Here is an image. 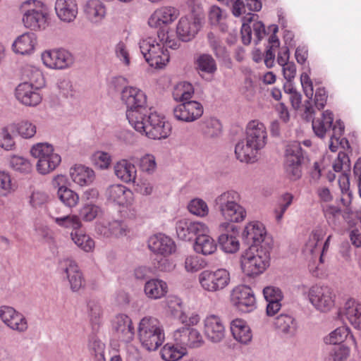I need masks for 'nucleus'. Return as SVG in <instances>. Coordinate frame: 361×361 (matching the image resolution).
<instances>
[{
	"mask_svg": "<svg viewBox=\"0 0 361 361\" xmlns=\"http://www.w3.org/2000/svg\"><path fill=\"white\" fill-rule=\"evenodd\" d=\"M179 16L178 9L173 6H162L156 9L148 19L151 27L159 28L157 36L161 42H164L169 47L175 49L178 47L174 40L169 39L167 25L172 23Z\"/></svg>",
	"mask_w": 361,
	"mask_h": 361,
	"instance_id": "39448f33",
	"label": "nucleus"
},
{
	"mask_svg": "<svg viewBox=\"0 0 361 361\" xmlns=\"http://www.w3.org/2000/svg\"><path fill=\"white\" fill-rule=\"evenodd\" d=\"M209 232L200 233L194 244V250L196 252L208 255L213 254L217 248L215 240L209 235Z\"/></svg>",
	"mask_w": 361,
	"mask_h": 361,
	"instance_id": "58836bf2",
	"label": "nucleus"
},
{
	"mask_svg": "<svg viewBox=\"0 0 361 361\" xmlns=\"http://www.w3.org/2000/svg\"><path fill=\"white\" fill-rule=\"evenodd\" d=\"M149 249L155 254L168 257L176 251V244L169 236L158 233L148 240Z\"/></svg>",
	"mask_w": 361,
	"mask_h": 361,
	"instance_id": "b1692460",
	"label": "nucleus"
},
{
	"mask_svg": "<svg viewBox=\"0 0 361 361\" xmlns=\"http://www.w3.org/2000/svg\"><path fill=\"white\" fill-rule=\"evenodd\" d=\"M142 347L148 351L157 350L165 340L164 331L148 332L138 334Z\"/></svg>",
	"mask_w": 361,
	"mask_h": 361,
	"instance_id": "4c0bfd02",
	"label": "nucleus"
},
{
	"mask_svg": "<svg viewBox=\"0 0 361 361\" xmlns=\"http://www.w3.org/2000/svg\"><path fill=\"white\" fill-rule=\"evenodd\" d=\"M194 92L192 85L188 82L177 84L173 90V97L176 101L187 102L192 97Z\"/></svg>",
	"mask_w": 361,
	"mask_h": 361,
	"instance_id": "3c124183",
	"label": "nucleus"
},
{
	"mask_svg": "<svg viewBox=\"0 0 361 361\" xmlns=\"http://www.w3.org/2000/svg\"><path fill=\"white\" fill-rule=\"evenodd\" d=\"M140 51L148 64L155 68H162L169 61V53L164 42H158L156 39L149 37L139 42Z\"/></svg>",
	"mask_w": 361,
	"mask_h": 361,
	"instance_id": "0eeeda50",
	"label": "nucleus"
},
{
	"mask_svg": "<svg viewBox=\"0 0 361 361\" xmlns=\"http://www.w3.org/2000/svg\"><path fill=\"white\" fill-rule=\"evenodd\" d=\"M207 38L209 46L217 59L224 61L229 59V54L227 49L218 36L210 32L207 34Z\"/></svg>",
	"mask_w": 361,
	"mask_h": 361,
	"instance_id": "79ce46f5",
	"label": "nucleus"
},
{
	"mask_svg": "<svg viewBox=\"0 0 361 361\" xmlns=\"http://www.w3.org/2000/svg\"><path fill=\"white\" fill-rule=\"evenodd\" d=\"M245 138L259 150L263 149L267 141V132L264 123L257 120L250 121L247 125Z\"/></svg>",
	"mask_w": 361,
	"mask_h": 361,
	"instance_id": "a878e982",
	"label": "nucleus"
},
{
	"mask_svg": "<svg viewBox=\"0 0 361 361\" xmlns=\"http://www.w3.org/2000/svg\"><path fill=\"white\" fill-rule=\"evenodd\" d=\"M61 162V157L58 153L49 154L46 159L37 161L36 169L40 174L46 175L55 170Z\"/></svg>",
	"mask_w": 361,
	"mask_h": 361,
	"instance_id": "37998d69",
	"label": "nucleus"
},
{
	"mask_svg": "<svg viewBox=\"0 0 361 361\" xmlns=\"http://www.w3.org/2000/svg\"><path fill=\"white\" fill-rule=\"evenodd\" d=\"M187 351L183 346L166 343L161 350V355L165 361H177L182 358Z\"/></svg>",
	"mask_w": 361,
	"mask_h": 361,
	"instance_id": "c03bdc74",
	"label": "nucleus"
},
{
	"mask_svg": "<svg viewBox=\"0 0 361 361\" xmlns=\"http://www.w3.org/2000/svg\"><path fill=\"white\" fill-rule=\"evenodd\" d=\"M240 202V193L235 190H229L215 197L214 206L224 220L239 224L244 221L247 217V211Z\"/></svg>",
	"mask_w": 361,
	"mask_h": 361,
	"instance_id": "f03ea898",
	"label": "nucleus"
},
{
	"mask_svg": "<svg viewBox=\"0 0 361 361\" xmlns=\"http://www.w3.org/2000/svg\"><path fill=\"white\" fill-rule=\"evenodd\" d=\"M164 331L161 322L156 317L152 316L144 317L139 323L138 334L143 333Z\"/></svg>",
	"mask_w": 361,
	"mask_h": 361,
	"instance_id": "49530a36",
	"label": "nucleus"
},
{
	"mask_svg": "<svg viewBox=\"0 0 361 361\" xmlns=\"http://www.w3.org/2000/svg\"><path fill=\"white\" fill-rule=\"evenodd\" d=\"M200 27L198 18L193 16L181 17L176 25L177 37L183 42H189L195 37Z\"/></svg>",
	"mask_w": 361,
	"mask_h": 361,
	"instance_id": "4be33fe9",
	"label": "nucleus"
},
{
	"mask_svg": "<svg viewBox=\"0 0 361 361\" xmlns=\"http://www.w3.org/2000/svg\"><path fill=\"white\" fill-rule=\"evenodd\" d=\"M57 195L61 202L70 208L75 207L79 202V195L68 188H61L59 189Z\"/></svg>",
	"mask_w": 361,
	"mask_h": 361,
	"instance_id": "4d7b16f0",
	"label": "nucleus"
},
{
	"mask_svg": "<svg viewBox=\"0 0 361 361\" xmlns=\"http://www.w3.org/2000/svg\"><path fill=\"white\" fill-rule=\"evenodd\" d=\"M324 235L325 231L321 228H317L311 233L303 249V254L307 260L315 262L319 259L320 263L323 262L322 254L329 248L331 238V235L328 236L321 250V247L318 245Z\"/></svg>",
	"mask_w": 361,
	"mask_h": 361,
	"instance_id": "9b49d317",
	"label": "nucleus"
},
{
	"mask_svg": "<svg viewBox=\"0 0 361 361\" xmlns=\"http://www.w3.org/2000/svg\"><path fill=\"white\" fill-rule=\"evenodd\" d=\"M231 331L234 339L242 344H247L252 341L251 329L245 320L233 319L231 322Z\"/></svg>",
	"mask_w": 361,
	"mask_h": 361,
	"instance_id": "f704fd0d",
	"label": "nucleus"
},
{
	"mask_svg": "<svg viewBox=\"0 0 361 361\" xmlns=\"http://www.w3.org/2000/svg\"><path fill=\"white\" fill-rule=\"evenodd\" d=\"M94 171L83 165H75L70 169L71 180L80 186L91 184L94 180Z\"/></svg>",
	"mask_w": 361,
	"mask_h": 361,
	"instance_id": "c9c22d12",
	"label": "nucleus"
},
{
	"mask_svg": "<svg viewBox=\"0 0 361 361\" xmlns=\"http://www.w3.org/2000/svg\"><path fill=\"white\" fill-rule=\"evenodd\" d=\"M335 298L334 290L327 286H313L308 291L310 302L321 312H327L334 306Z\"/></svg>",
	"mask_w": 361,
	"mask_h": 361,
	"instance_id": "9d476101",
	"label": "nucleus"
},
{
	"mask_svg": "<svg viewBox=\"0 0 361 361\" xmlns=\"http://www.w3.org/2000/svg\"><path fill=\"white\" fill-rule=\"evenodd\" d=\"M9 164L13 170L23 173H28L32 171V164L28 159L23 157L17 155L11 156Z\"/></svg>",
	"mask_w": 361,
	"mask_h": 361,
	"instance_id": "69168bd1",
	"label": "nucleus"
},
{
	"mask_svg": "<svg viewBox=\"0 0 361 361\" xmlns=\"http://www.w3.org/2000/svg\"><path fill=\"white\" fill-rule=\"evenodd\" d=\"M190 213L198 217H205L208 215L209 209L207 203L201 198H194L188 204Z\"/></svg>",
	"mask_w": 361,
	"mask_h": 361,
	"instance_id": "13d9d810",
	"label": "nucleus"
},
{
	"mask_svg": "<svg viewBox=\"0 0 361 361\" xmlns=\"http://www.w3.org/2000/svg\"><path fill=\"white\" fill-rule=\"evenodd\" d=\"M116 176L126 183H135L137 177V169L134 164L128 159H121L114 166Z\"/></svg>",
	"mask_w": 361,
	"mask_h": 361,
	"instance_id": "473e14b6",
	"label": "nucleus"
},
{
	"mask_svg": "<svg viewBox=\"0 0 361 361\" xmlns=\"http://www.w3.org/2000/svg\"><path fill=\"white\" fill-rule=\"evenodd\" d=\"M60 269L63 277L68 280L73 291H78L84 286L82 274L75 262L70 259H64L61 262Z\"/></svg>",
	"mask_w": 361,
	"mask_h": 361,
	"instance_id": "412c9836",
	"label": "nucleus"
},
{
	"mask_svg": "<svg viewBox=\"0 0 361 361\" xmlns=\"http://www.w3.org/2000/svg\"><path fill=\"white\" fill-rule=\"evenodd\" d=\"M176 230L178 237L183 240H191L200 233L209 232V227L203 222L183 219L177 221Z\"/></svg>",
	"mask_w": 361,
	"mask_h": 361,
	"instance_id": "6ab92c4d",
	"label": "nucleus"
},
{
	"mask_svg": "<svg viewBox=\"0 0 361 361\" xmlns=\"http://www.w3.org/2000/svg\"><path fill=\"white\" fill-rule=\"evenodd\" d=\"M54 9L57 17L65 23L74 21L78 13L75 0H56Z\"/></svg>",
	"mask_w": 361,
	"mask_h": 361,
	"instance_id": "c85d7f7f",
	"label": "nucleus"
},
{
	"mask_svg": "<svg viewBox=\"0 0 361 361\" xmlns=\"http://www.w3.org/2000/svg\"><path fill=\"white\" fill-rule=\"evenodd\" d=\"M38 89L27 82L19 84L16 88V97L23 104L28 106H35L42 101V97Z\"/></svg>",
	"mask_w": 361,
	"mask_h": 361,
	"instance_id": "bb28decb",
	"label": "nucleus"
},
{
	"mask_svg": "<svg viewBox=\"0 0 361 361\" xmlns=\"http://www.w3.org/2000/svg\"><path fill=\"white\" fill-rule=\"evenodd\" d=\"M173 339L178 346L187 348H198L202 346L204 341L201 333L195 328L182 326L173 333Z\"/></svg>",
	"mask_w": 361,
	"mask_h": 361,
	"instance_id": "2eb2a0df",
	"label": "nucleus"
},
{
	"mask_svg": "<svg viewBox=\"0 0 361 361\" xmlns=\"http://www.w3.org/2000/svg\"><path fill=\"white\" fill-rule=\"evenodd\" d=\"M87 19L92 24L99 25L104 19L106 11L104 4L99 0H89L84 6Z\"/></svg>",
	"mask_w": 361,
	"mask_h": 361,
	"instance_id": "7c9ffc66",
	"label": "nucleus"
},
{
	"mask_svg": "<svg viewBox=\"0 0 361 361\" xmlns=\"http://www.w3.org/2000/svg\"><path fill=\"white\" fill-rule=\"evenodd\" d=\"M333 113L326 110L322 114V117L312 121V129L317 136L323 138L327 133L332 131L330 135L329 149L332 152L337 151L338 145L345 148V145L348 148V141L345 138H341L344 132V124L340 120L333 124Z\"/></svg>",
	"mask_w": 361,
	"mask_h": 361,
	"instance_id": "7ed1b4c3",
	"label": "nucleus"
},
{
	"mask_svg": "<svg viewBox=\"0 0 361 361\" xmlns=\"http://www.w3.org/2000/svg\"><path fill=\"white\" fill-rule=\"evenodd\" d=\"M50 216L59 226L65 228L78 230L82 226L81 220L76 214H68L59 216L50 215Z\"/></svg>",
	"mask_w": 361,
	"mask_h": 361,
	"instance_id": "09e8293b",
	"label": "nucleus"
},
{
	"mask_svg": "<svg viewBox=\"0 0 361 361\" xmlns=\"http://www.w3.org/2000/svg\"><path fill=\"white\" fill-rule=\"evenodd\" d=\"M219 243L222 250L226 253H235L240 248L239 240L233 235L222 233L219 237Z\"/></svg>",
	"mask_w": 361,
	"mask_h": 361,
	"instance_id": "864d4df0",
	"label": "nucleus"
},
{
	"mask_svg": "<svg viewBox=\"0 0 361 361\" xmlns=\"http://www.w3.org/2000/svg\"><path fill=\"white\" fill-rule=\"evenodd\" d=\"M350 329L345 326H340L331 331L324 338L326 344L336 345L343 342L349 336Z\"/></svg>",
	"mask_w": 361,
	"mask_h": 361,
	"instance_id": "052dcab7",
	"label": "nucleus"
},
{
	"mask_svg": "<svg viewBox=\"0 0 361 361\" xmlns=\"http://www.w3.org/2000/svg\"><path fill=\"white\" fill-rule=\"evenodd\" d=\"M204 334L213 343L222 341L225 337V326L221 319L216 314H209L204 319Z\"/></svg>",
	"mask_w": 361,
	"mask_h": 361,
	"instance_id": "aec40b11",
	"label": "nucleus"
},
{
	"mask_svg": "<svg viewBox=\"0 0 361 361\" xmlns=\"http://www.w3.org/2000/svg\"><path fill=\"white\" fill-rule=\"evenodd\" d=\"M121 99L127 107L126 118L129 123L135 119L142 118L141 114L148 109L147 96L137 87H125L121 91Z\"/></svg>",
	"mask_w": 361,
	"mask_h": 361,
	"instance_id": "6e6552de",
	"label": "nucleus"
},
{
	"mask_svg": "<svg viewBox=\"0 0 361 361\" xmlns=\"http://www.w3.org/2000/svg\"><path fill=\"white\" fill-rule=\"evenodd\" d=\"M11 123L0 128V147L6 151H12L16 148V142L11 132Z\"/></svg>",
	"mask_w": 361,
	"mask_h": 361,
	"instance_id": "603ef678",
	"label": "nucleus"
},
{
	"mask_svg": "<svg viewBox=\"0 0 361 361\" xmlns=\"http://www.w3.org/2000/svg\"><path fill=\"white\" fill-rule=\"evenodd\" d=\"M231 297L232 304L242 312H250L256 307L254 292L247 286H236L232 290Z\"/></svg>",
	"mask_w": 361,
	"mask_h": 361,
	"instance_id": "dca6fc26",
	"label": "nucleus"
},
{
	"mask_svg": "<svg viewBox=\"0 0 361 361\" xmlns=\"http://www.w3.org/2000/svg\"><path fill=\"white\" fill-rule=\"evenodd\" d=\"M333 168L336 172L344 171L339 178L338 183L342 192H343L344 190L347 192L348 190L349 178L346 172L350 171V161L345 152H338V157L333 165Z\"/></svg>",
	"mask_w": 361,
	"mask_h": 361,
	"instance_id": "e433bc0d",
	"label": "nucleus"
},
{
	"mask_svg": "<svg viewBox=\"0 0 361 361\" xmlns=\"http://www.w3.org/2000/svg\"><path fill=\"white\" fill-rule=\"evenodd\" d=\"M37 44V37L33 32H25L18 37L12 44L16 54L28 55L32 54Z\"/></svg>",
	"mask_w": 361,
	"mask_h": 361,
	"instance_id": "2f4dec72",
	"label": "nucleus"
},
{
	"mask_svg": "<svg viewBox=\"0 0 361 361\" xmlns=\"http://www.w3.org/2000/svg\"><path fill=\"white\" fill-rule=\"evenodd\" d=\"M41 58L44 65L51 69H64L73 63L71 54L62 49L46 50Z\"/></svg>",
	"mask_w": 361,
	"mask_h": 361,
	"instance_id": "f3484780",
	"label": "nucleus"
},
{
	"mask_svg": "<svg viewBox=\"0 0 361 361\" xmlns=\"http://www.w3.org/2000/svg\"><path fill=\"white\" fill-rule=\"evenodd\" d=\"M226 13L217 6L210 7L209 11V20L212 25H219L223 31L224 28V21L226 18Z\"/></svg>",
	"mask_w": 361,
	"mask_h": 361,
	"instance_id": "338daca9",
	"label": "nucleus"
},
{
	"mask_svg": "<svg viewBox=\"0 0 361 361\" xmlns=\"http://www.w3.org/2000/svg\"><path fill=\"white\" fill-rule=\"evenodd\" d=\"M342 314L356 329L361 330V303L354 299L348 300Z\"/></svg>",
	"mask_w": 361,
	"mask_h": 361,
	"instance_id": "72a5a7b5",
	"label": "nucleus"
},
{
	"mask_svg": "<svg viewBox=\"0 0 361 361\" xmlns=\"http://www.w3.org/2000/svg\"><path fill=\"white\" fill-rule=\"evenodd\" d=\"M96 232L104 238H120L127 235L129 233V228L123 221H103L97 224Z\"/></svg>",
	"mask_w": 361,
	"mask_h": 361,
	"instance_id": "393cba45",
	"label": "nucleus"
},
{
	"mask_svg": "<svg viewBox=\"0 0 361 361\" xmlns=\"http://www.w3.org/2000/svg\"><path fill=\"white\" fill-rule=\"evenodd\" d=\"M71 239L74 243L85 252H89L93 250L94 247V241L89 235L78 233L72 232Z\"/></svg>",
	"mask_w": 361,
	"mask_h": 361,
	"instance_id": "bf43d9fd",
	"label": "nucleus"
},
{
	"mask_svg": "<svg viewBox=\"0 0 361 361\" xmlns=\"http://www.w3.org/2000/svg\"><path fill=\"white\" fill-rule=\"evenodd\" d=\"M24 26L31 30H44L47 25L48 13L44 4L37 0H26L21 4Z\"/></svg>",
	"mask_w": 361,
	"mask_h": 361,
	"instance_id": "423d86ee",
	"label": "nucleus"
},
{
	"mask_svg": "<svg viewBox=\"0 0 361 361\" xmlns=\"http://www.w3.org/2000/svg\"><path fill=\"white\" fill-rule=\"evenodd\" d=\"M260 150L246 138L237 142L235 147V154L240 162L254 163L257 161Z\"/></svg>",
	"mask_w": 361,
	"mask_h": 361,
	"instance_id": "c756f323",
	"label": "nucleus"
},
{
	"mask_svg": "<svg viewBox=\"0 0 361 361\" xmlns=\"http://www.w3.org/2000/svg\"><path fill=\"white\" fill-rule=\"evenodd\" d=\"M204 135L210 138L219 136L221 133V124L216 118H209L204 122L202 128Z\"/></svg>",
	"mask_w": 361,
	"mask_h": 361,
	"instance_id": "774afa93",
	"label": "nucleus"
},
{
	"mask_svg": "<svg viewBox=\"0 0 361 361\" xmlns=\"http://www.w3.org/2000/svg\"><path fill=\"white\" fill-rule=\"evenodd\" d=\"M11 128L17 134L24 139H30L34 137L37 132L36 126L28 120H22L11 123Z\"/></svg>",
	"mask_w": 361,
	"mask_h": 361,
	"instance_id": "de8ad7c7",
	"label": "nucleus"
},
{
	"mask_svg": "<svg viewBox=\"0 0 361 361\" xmlns=\"http://www.w3.org/2000/svg\"><path fill=\"white\" fill-rule=\"evenodd\" d=\"M16 190V185L12 182L10 173L0 171V197H7Z\"/></svg>",
	"mask_w": 361,
	"mask_h": 361,
	"instance_id": "e2e57ef3",
	"label": "nucleus"
},
{
	"mask_svg": "<svg viewBox=\"0 0 361 361\" xmlns=\"http://www.w3.org/2000/svg\"><path fill=\"white\" fill-rule=\"evenodd\" d=\"M141 118L130 123L137 132L153 140L164 139L169 136L171 126L164 115L147 109L141 114Z\"/></svg>",
	"mask_w": 361,
	"mask_h": 361,
	"instance_id": "f257e3e1",
	"label": "nucleus"
},
{
	"mask_svg": "<svg viewBox=\"0 0 361 361\" xmlns=\"http://www.w3.org/2000/svg\"><path fill=\"white\" fill-rule=\"evenodd\" d=\"M203 114L202 105L196 101L185 102L176 106L173 114L177 121L192 122Z\"/></svg>",
	"mask_w": 361,
	"mask_h": 361,
	"instance_id": "a211bd4d",
	"label": "nucleus"
},
{
	"mask_svg": "<svg viewBox=\"0 0 361 361\" xmlns=\"http://www.w3.org/2000/svg\"><path fill=\"white\" fill-rule=\"evenodd\" d=\"M257 15L248 14L243 18L241 35L243 43L245 45L250 44L252 32L255 44H258L266 35L264 25L257 20Z\"/></svg>",
	"mask_w": 361,
	"mask_h": 361,
	"instance_id": "ddd939ff",
	"label": "nucleus"
},
{
	"mask_svg": "<svg viewBox=\"0 0 361 361\" xmlns=\"http://www.w3.org/2000/svg\"><path fill=\"white\" fill-rule=\"evenodd\" d=\"M200 286L206 291L214 293L225 288L230 282V274L225 269L204 270L198 275Z\"/></svg>",
	"mask_w": 361,
	"mask_h": 361,
	"instance_id": "1a4fd4ad",
	"label": "nucleus"
},
{
	"mask_svg": "<svg viewBox=\"0 0 361 361\" xmlns=\"http://www.w3.org/2000/svg\"><path fill=\"white\" fill-rule=\"evenodd\" d=\"M113 329L118 338L124 342L130 343L135 336V329L131 319L126 314H117L113 320Z\"/></svg>",
	"mask_w": 361,
	"mask_h": 361,
	"instance_id": "5701e85b",
	"label": "nucleus"
},
{
	"mask_svg": "<svg viewBox=\"0 0 361 361\" xmlns=\"http://www.w3.org/2000/svg\"><path fill=\"white\" fill-rule=\"evenodd\" d=\"M302 159V151L299 143L293 142L287 146L285 168L290 179L295 180L301 177V163Z\"/></svg>",
	"mask_w": 361,
	"mask_h": 361,
	"instance_id": "4468645a",
	"label": "nucleus"
},
{
	"mask_svg": "<svg viewBox=\"0 0 361 361\" xmlns=\"http://www.w3.org/2000/svg\"><path fill=\"white\" fill-rule=\"evenodd\" d=\"M275 327L281 333L292 335L296 330L295 319L288 314H280L274 322Z\"/></svg>",
	"mask_w": 361,
	"mask_h": 361,
	"instance_id": "a18cd8bd",
	"label": "nucleus"
},
{
	"mask_svg": "<svg viewBox=\"0 0 361 361\" xmlns=\"http://www.w3.org/2000/svg\"><path fill=\"white\" fill-rule=\"evenodd\" d=\"M23 78L36 88H42L45 85V79L42 71L35 66L26 65L22 71Z\"/></svg>",
	"mask_w": 361,
	"mask_h": 361,
	"instance_id": "a19ab883",
	"label": "nucleus"
},
{
	"mask_svg": "<svg viewBox=\"0 0 361 361\" xmlns=\"http://www.w3.org/2000/svg\"><path fill=\"white\" fill-rule=\"evenodd\" d=\"M350 353V348L345 345L334 346L324 361H346Z\"/></svg>",
	"mask_w": 361,
	"mask_h": 361,
	"instance_id": "0e129e2a",
	"label": "nucleus"
},
{
	"mask_svg": "<svg viewBox=\"0 0 361 361\" xmlns=\"http://www.w3.org/2000/svg\"><path fill=\"white\" fill-rule=\"evenodd\" d=\"M105 195L108 201L124 206L131 203L133 194L126 186L115 184L106 188Z\"/></svg>",
	"mask_w": 361,
	"mask_h": 361,
	"instance_id": "cd10ccee",
	"label": "nucleus"
},
{
	"mask_svg": "<svg viewBox=\"0 0 361 361\" xmlns=\"http://www.w3.org/2000/svg\"><path fill=\"white\" fill-rule=\"evenodd\" d=\"M243 238L250 246H256L258 248L272 247V240L267 236L264 225L258 221L247 224L243 232Z\"/></svg>",
	"mask_w": 361,
	"mask_h": 361,
	"instance_id": "f8f14e48",
	"label": "nucleus"
},
{
	"mask_svg": "<svg viewBox=\"0 0 361 361\" xmlns=\"http://www.w3.org/2000/svg\"><path fill=\"white\" fill-rule=\"evenodd\" d=\"M195 64L199 71L214 74L217 70L216 61L209 54H202L196 59Z\"/></svg>",
	"mask_w": 361,
	"mask_h": 361,
	"instance_id": "8fccbe9b",
	"label": "nucleus"
},
{
	"mask_svg": "<svg viewBox=\"0 0 361 361\" xmlns=\"http://www.w3.org/2000/svg\"><path fill=\"white\" fill-rule=\"evenodd\" d=\"M270 250L269 245L265 249L250 246L240 257L242 271L247 276L262 274L269 266Z\"/></svg>",
	"mask_w": 361,
	"mask_h": 361,
	"instance_id": "20e7f679",
	"label": "nucleus"
},
{
	"mask_svg": "<svg viewBox=\"0 0 361 361\" xmlns=\"http://www.w3.org/2000/svg\"><path fill=\"white\" fill-rule=\"evenodd\" d=\"M88 350L95 361H106L104 357L105 345L97 336H93L90 338Z\"/></svg>",
	"mask_w": 361,
	"mask_h": 361,
	"instance_id": "5fc2aeb1",
	"label": "nucleus"
},
{
	"mask_svg": "<svg viewBox=\"0 0 361 361\" xmlns=\"http://www.w3.org/2000/svg\"><path fill=\"white\" fill-rule=\"evenodd\" d=\"M55 153L54 146L49 142L36 143L30 149L31 155L38 160L46 159L49 154Z\"/></svg>",
	"mask_w": 361,
	"mask_h": 361,
	"instance_id": "6e6d98bb",
	"label": "nucleus"
},
{
	"mask_svg": "<svg viewBox=\"0 0 361 361\" xmlns=\"http://www.w3.org/2000/svg\"><path fill=\"white\" fill-rule=\"evenodd\" d=\"M293 200V195L288 192L283 194L279 199L277 206L274 211L275 219L278 222L283 219L284 213L292 204Z\"/></svg>",
	"mask_w": 361,
	"mask_h": 361,
	"instance_id": "680f3d73",
	"label": "nucleus"
},
{
	"mask_svg": "<svg viewBox=\"0 0 361 361\" xmlns=\"http://www.w3.org/2000/svg\"><path fill=\"white\" fill-rule=\"evenodd\" d=\"M144 291L149 298L157 300L166 294L168 286L163 280L152 279L145 283Z\"/></svg>",
	"mask_w": 361,
	"mask_h": 361,
	"instance_id": "ea45409f",
	"label": "nucleus"
}]
</instances>
